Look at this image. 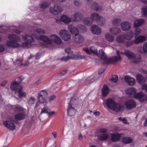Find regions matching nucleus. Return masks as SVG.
Here are the masks:
<instances>
[{
    "label": "nucleus",
    "instance_id": "nucleus-1",
    "mask_svg": "<svg viewBox=\"0 0 147 147\" xmlns=\"http://www.w3.org/2000/svg\"><path fill=\"white\" fill-rule=\"evenodd\" d=\"M22 38L24 41H26L22 43V46L23 48H29L32 46V43L34 41V38H35L38 40H40L43 42L45 44L51 45L52 42L57 44H59L62 42L60 38L55 34H52L50 36L49 39L46 36L42 35L40 36H37L34 33L25 34L22 35Z\"/></svg>",
    "mask_w": 147,
    "mask_h": 147
},
{
    "label": "nucleus",
    "instance_id": "nucleus-2",
    "mask_svg": "<svg viewBox=\"0 0 147 147\" xmlns=\"http://www.w3.org/2000/svg\"><path fill=\"white\" fill-rule=\"evenodd\" d=\"M137 90L134 87L127 88L125 91L126 93L131 97L138 100L140 102H144L147 100V94H144L142 92L136 93Z\"/></svg>",
    "mask_w": 147,
    "mask_h": 147
},
{
    "label": "nucleus",
    "instance_id": "nucleus-3",
    "mask_svg": "<svg viewBox=\"0 0 147 147\" xmlns=\"http://www.w3.org/2000/svg\"><path fill=\"white\" fill-rule=\"evenodd\" d=\"M117 56L113 57L111 58H108L102 49L99 51L98 55L101 59L104 61V63H114L121 60V57L119 56V52L118 51L116 52Z\"/></svg>",
    "mask_w": 147,
    "mask_h": 147
},
{
    "label": "nucleus",
    "instance_id": "nucleus-4",
    "mask_svg": "<svg viewBox=\"0 0 147 147\" xmlns=\"http://www.w3.org/2000/svg\"><path fill=\"white\" fill-rule=\"evenodd\" d=\"M93 21H96L99 25H102L105 23V20L101 18L96 13H94L91 15V18L90 17L86 18L83 20L84 24L89 26L91 25Z\"/></svg>",
    "mask_w": 147,
    "mask_h": 147
},
{
    "label": "nucleus",
    "instance_id": "nucleus-5",
    "mask_svg": "<svg viewBox=\"0 0 147 147\" xmlns=\"http://www.w3.org/2000/svg\"><path fill=\"white\" fill-rule=\"evenodd\" d=\"M9 40L6 41L5 46L13 48L19 47L20 45L18 43L21 40L20 38L17 35L10 34L8 36Z\"/></svg>",
    "mask_w": 147,
    "mask_h": 147
},
{
    "label": "nucleus",
    "instance_id": "nucleus-6",
    "mask_svg": "<svg viewBox=\"0 0 147 147\" xmlns=\"http://www.w3.org/2000/svg\"><path fill=\"white\" fill-rule=\"evenodd\" d=\"M68 30L73 36V39L77 43L82 42L84 40V37L79 34V31L78 29L71 24L68 26Z\"/></svg>",
    "mask_w": 147,
    "mask_h": 147
},
{
    "label": "nucleus",
    "instance_id": "nucleus-7",
    "mask_svg": "<svg viewBox=\"0 0 147 147\" xmlns=\"http://www.w3.org/2000/svg\"><path fill=\"white\" fill-rule=\"evenodd\" d=\"M106 104L108 108L115 112L122 111L123 107L120 104L116 103L113 100L109 98L107 100Z\"/></svg>",
    "mask_w": 147,
    "mask_h": 147
},
{
    "label": "nucleus",
    "instance_id": "nucleus-8",
    "mask_svg": "<svg viewBox=\"0 0 147 147\" xmlns=\"http://www.w3.org/2000/svg\"><path fill=\"white\" fill-rule=\"evenodd\" d=\"M142 71L144 73L147 74V71L145 70H142ZM136 78L138 83L140 84H143L146 81L147 82V76H146L145 79L144 78L141 74H138L136 76ZM142 90H144L146 92H147V84L143 85L142 87Z\"/></svg>",
    "mask_w": 147,
    "mask_h": 147
},
{
    "label": "nucleus",
    "instance_id": "nucleus-9",
    "mask_svg": "<svg viewBox=\"0 0 147 147\" xmlns=\"http://www.w3.org/2000/svg\"><path fill=\"white\" fill-rule=\"evenodd\" d=\"M124 53L129 59L134 63H138L141 61V57L139 55H135L133 53L128 51H126Z\"/></svg>",
    "mask_w": 147,
    "mask_h": 147
},
{
    "label": "nucleus",
    "instance_id": "nucleus-10",
    "mask_svg": "<svg viewBox=\"0 0 147 147\" xmlns=\"http://www.w3.org/2000/svg\"><path fill=\"white\" fill-rule=\"evenodd\" d=\"M146 39V35H140L135 38L134 40L128 42L126 43V45L127 47H129L133 43L138 44L145 41Z\"/></svg>",
    "mask_w": 147,
    "mask_h": 147
},
{
    "label": "nucleus",
    "instance_id": "nucleus-11",
    "mask_svg": "<svg viewBox=\"0 0 147 147\" xmlns=\"http://www.w3.org/2000/svg\"><path fill=\"white\" fill-rule=\"evenodd\" d=\"M48 94L45 90H42L39 92L38 93V99L39 102L41 103H46L47 102L46 97H47Z\"/></svg>",
    "mask_w": 147,
    "mask_h": 147
},
{
    "label": "nucleus",
    "instance_id": "nucleus-12",
    "mask_svg": "<svg viewBox=\"0 0 147 147\" xmlns=\"http://www.w3.org/2000/svg\"><path fill=\"white\" fill-rule=\"evenodd\" d=\"M59 34L63 40L65 41L69 40L71 38V35L66 30L63 29L60 30L59 32Z\"/></svg>",
    "mask_w": 147,
    "mask_h": 147
},
{
    "label": "nucleus",
    "instance_id": "nucleus-13",
    "mask_svg": "<svg viewBox=\"0 0 147 147\" xmlns=\"http://www.w3.org/2000/svg\"><path fill=\"white\" fill-rule=\"evenodd\" d=\"M86 58V56L85 55H70L69 54L67 56L64 57L61 59L62 61H67L68 60L70 59H84Z\"/></svg>",
    "mask_w": 147,
    "mask_h": 147
},
{
    "label": "nucleus",
    "instance_id": "nucleus-14",
    "mask_svg": "<svg viewBox=\"0 0 147 147\" xmlns=\"http://www.w3.org/2000/svg\"><path fill=\"white\" fill-rule=\"evenodd\" d=\"M125 105L128 109H130L134 108L136 106V102L132 99L128 100L125 103Z\"/></svg>",
    "mask_w": 147,
    "mask_h": 147
},
{
    "label": "nucleus",
    "instance_id": "nucleus-15",
    "mask_svg": "<svg viewBox=\"0 0 147 147\" xmlns=\"http://www.w3.org/2000/svg\"><path fill=\"white\" fill-rule=\"evenodd\" d=\"M62 11L61 7L57 5H55L53 7H51L50 9V11L52 14L57 15L61 13Z\"/></svg>",
    "mask_w": 147,
    "mask_h": 147
},
{
    "label": "nucleus",
    "instance_id": "nucleus-16",
    "mask_svg": "<svg viewBox=\"0 0 147 147\" xmlns=\"http://www.w3.org/2000/svg\"><path fill=\"white\" fill-rule=\"evenodd\" d=\"M25 117V115L24 113H20L16 114L14 117H11L9 119L12 121H15L16 120H19L24 119Z\"/></svg>",
    "mask_w": 147,
    "mask_h": 147
},
{
    "label": "nucleus",
    "instance_id": "nucleus-17",
    "mask_svg": "<svg viewBox=\"0 0 147 147\" xmlns=\"http://www.w3.org/2000/svg\"><path fill=\"white\" fill-rule=\"evenodd\" d=\"M10 117L8 119V120L4 121L3 122L4 125L8 129L11 130H13L15 128L14 124L12 122V121L9 119Z\"/></svg>",
    "mask_w": 147,
    "mask_h": 147
},
{
    "label": "nucleus",
    "instance_id": "nucleus-18",
    "mask_svg": "<svg viewBox=\"0 0 147 147\" xmlns=\"http://www.w3.org/2000/svg\"><path fill=\"white\" fill-rule=\"evenodd\" d=\"M131 27V24L127 22H122L121 24V29L122 30L124 31L129 30L130 29Z\"/></svg>",
    "mask_w": 147,
    "mask_h": 147
},
{
    "label": "nucleus",
    "instance_id": "nucleus-19",
    "mask_svg": "<svg viewBox=\"0 0 147 147\" xmlns=\"http://www.w3.org/2000/svg\"><path fill=\"white\" fill-rule=\"evenodd\" d=\"M90 30L92 32L96 35H99L101 33V30L100 28L98 26L94 25L90 28Z\"/></svg>",
    "mask_w": 147,
    "mask_h": 147
},
{
    "label": "nucleus",
    "instance_id": "nucleus-20",
    "mask_svg": "<svg viewBox=\"0 0 147 147\" xmlns=\"http://www.w3.org/2000/svg\"><path fill=\"white\" fill-rule=\"evenodd\" d=\"M124 79L127 84L130 86L134 85L135 84V80L134 78L129 76H125Z\"/></svg>",
    "mask_w": 147,
    "mask_h": 147
},
{
    "label": "nucleus",
    "instance_id": "nucleus-21",
    "mask_svg": "<svg viewBox=\"0 0 147 147\" xmlns=\"http://www.w3.org/2000/svg\"><path fill=\"white\" fill-rule=\"evenodd\" d=\"M21 86L18 83H16V82H13L11 85L10 88L12 90L15 91L16 93V91L21 88Z\"/></svg>",
    "mask_w": 147,
    "mask_h": 147
},
{
    "label": "nucleus",
    "instance_id": "nucleus-22",
    "mask_svg": "<svg viewBox=\"0 0 147 147\" xmlns=\"http://www.w3.org/2000/svg\"><path fill=\"white\" fill-rule=\"evenodd\" d=\"M70 103H69V106L67 108V114L70 116L74 115L76 113V110L71 105V100L70 101Z\"/></svg>",
    "mask_w": 147,
    "mask_h": 147
},
{
    "label": "nucleus",
    "instance_id": "nucleus-23",
    "mask_svg": "<svg viewBox=\"0 0 147 147\" xmlns=\"http://www.w3.org/2000/svg\"><path fill=\"white\" fill-rule=\"evenodd\" d=\"M111 140L113 142L119 141L121 137V134L117 133L111 134Z\"/></svg>",
    "mask_w": 147,
    "mask_h": 147
},
{
    "label": "nucleus",
    "instance_id": "nucleus-24",
    "mask_svg": "<svg viewBox=\"0 0 147 147\" xmlns=\"http://www.w3.org/2000/svg\"><path fill=\"white\" fill-rule=\"evenodd\" d=\"M144 20L142 19H139L135 20L133 25L134 27L137 28L141 26L144 23Z\"/></svg>",
    "mask_w": 147,
    "mask_h": 147
},
{
    "label": "nucleus",
    "instance_id": "nucleus-25",
    "mask_svg": "<svg viewBox=\"0 0 147 147\" xmlns=\"http://www.w3.org/2000/svg\"><path fill=\"white\" fill-rule=\"evenodd\" d=\"M61 21L65 24H69L71 21L70 18L66 15H63L61 18Z\"/></svg>",
    "mask_w": 147,
    "mask_h": 147
},
{
    "label": "nucleus",
    "instance_id": "nucleus-26",
    "mask_svg": "<svg viewBox=\"0 0 147 147\" xmlns=\"http://www.w3.org/2000/svg\"><path fill=\"white\" fill-rule=\"evenodd\" d=\"M125 39L130 40L134 37V32L133 30H131L127 32L126 34L123 35Z\"/></svg>",
    "mask_w": 147,
    "mask_h": 147
},
{
    "label": "nucleus",
    "instance_id": "nucleus-27",
    "mask_svg": "<svg viewBox=\"0 0 147 147\" xmlns=\"http://www.w3.org/2000/svg\"><path fill=\"white\" fill-rule=\"evenodd\" d=\"M105 38L106 40L109 42H112L114 39V37L109 32L105 34Z\"/></svg>",
    "mask_w": 147,
    "mask_h": 147
},
{
    "label": "nucleus",
    "instance_id": "nucleus-28",
    "mask_svg": "<svg viewBox=\"0 0 147 147\" xmlns=\"http://www.w3.org/2000/svg\"><path fill=\"white\" fill-rule=\"evenodd\" d=\"M16 92H18V97L20 98H24L26 96V93L22 90V87L20 88Z\"/></svg>",
    "mask_w": 147,
    "mask_h": 147
},
{
    "label": "nucleus",
    "instance_id": "nucleus-29",
    "mask_svg": "<svg viewBox=\"0 0 147 147\" xmlns=\"http://www.w3.org/2000/svg\"><path fill=\"white\" fill-rule=\"evenodd\" d=\"M110 31L114 35H117L121 32V30L117 28H112L110 30Z\"/></svg>",
    "mask_w": 147,
    "mask_h": 147
},
{
    "label": "nucleus",
    "instance_id": "nucleus-30",
    "mask_svg": "<svg viewBox=\"0 0 147 147\" xmlns=\"http://www.w3.org/2000/svg\"><path fill=\"white\" fill-rule=\"evenodd\" d=\"M109 89L108 87L105 85L103 86L102 89V93L103 96H105L109 93Z\"/></svg>",
    "mask_w": 147,
    "mask_h": 147
},
{
    "label": "nucleus",
    "instance_id": "nucleus-31",
    "mask_svg": "<svg viewBox=\"0 0 147 147\" xmlns=\"http://www.w3.org/2000/svg\"><path fill=\"white\" fill-rule=\"evenodd\" d=\"M125 38L123 35H120L117 36L116 38V41L118 43H123Z\"/></svg>",
    "mask_w": 147,
    "mask_h": 147
},
{
    "label": "nucleus",
    "instance_id": "nucleus-32",
    "mask_svg": "<svg viewBox=\"0 0 147 147\" xmlns=\"http://www.w3.org/2000/svg\"><path fill=\"white\" fill-rule=\"evenodd\" d=\"M132 140L131 138L128 137H125L122 139V142L125 144H128L131 143Z\"/></svg>",
    "mask_w": 147,
    "mask_h": 147
},
{
    "label": "nucleus",
    "instance_id": "nucleus-33",
    "mask_svg": "<svg viewBox=\"0 0 147 147\" xmlns=\"http://www.w3.org/2000/svg\"><path fill=\"white\" fill-rule=\"evenodd\" d=\"M108 137V135L106 134H101L98 135V138L100 140H104L107 139Z\"/></svg>",
    "mask_w": 147,
    "mask_h": 147
},
{
    "label": "nucleus",
    "instance_id": "nucleus-34",
    "mask_svg": "<svg viewBox=\"0 0 147 147\" xmlns=\"http://www.w3.org/2000/svg\"><path fill=\"white\" fill-rule=\"evenodd\" d=\"M74 17L73 21H76L80 20L82 17V15L81 13H76L74 15Z\"/></svg>",
    "mask_w": 147,
    "mask_h": 147
},
{
    "label": "nucleus",
    "instance_id": "nucleus-35",
    "mask_svg": "<svg viewBox=\"0 0 147 147\" xmlns=\"http://www.w3.org/2000/svg\"><path fill=\"white\" fill-rule=\"evenodd\" d=\"M141 13L144 16H147V6H145L142 9Z\"/></svg>",
    "mask_w": 147,
    "mask_h": 147
},
{
    "label": "nucleus",
    "instance_id": "nucleus-36",
    "mask_svg": "<svg viewBox=\"0 0 147 147\" xmlns=\"http://www.w3.org/2000/svg\"><path fill=\"white\" fill-rule=\"evenodd\" d=\"M35 100V98L33 96H31L29 100L28 103L30 105H32L34 104Z\"/></svg>",
    "mask_w": 147,
    "mask_h": 147
},
{
    "label": "nucleus",
    "instance_id": "nucleus-37",
    "mask_svg": "<svg viewBox=\"0 0 147 147\" xmlns=\"http://www.w3.org/2000/svg\"><path fill=\"white\" fill-rule=\"evenodd\" d=\"M143 51H139V52L141 53L147 52V42H145L144 44L143 47Z\"/></svg>",
    "mask_w": 147,
    "mask_h": 147
},
{
    "label": "nucleus",
    "instance_id": "nucleus-38",
    "mask_svg": "<svg viewBox=\"0 0 147 147\" xmlns=\"http://www.w3.org/2000/svg\"><path fill=\"white\" fill-rule=\"evenodd\" d=\"M118 119L122 121L123 123L125 124H129V123L128 122L127 120L125 118H122L121 117H119Z\"/></svg>",
    "mask_w": 147,
    "mask_h": 147
},
{
    "label": "nucleus",
    "instance_id": "nucleus-39",
    "mask_svg": "<svg viewBox=\"0 0 147 147\" xmlns=\"http://www.w3.org/2000/svg\"><path fill=\"white\" fill-rule=\"evenodd\" d=\"M50 110L47 107H45L44 108L42 109L40 114H42L43 113H48Z\"/></svg>",
    "mask_w": 147,
    "mask_h": 147
},
{
    "label": "nucleus",
    "instance_id": "nucleus-40",
    "mask_svg": "<svg viewBox=\"0 0 147 147\" xmlns=\"http://www.w3.org/2000/svg\"><path fill=\"white\" fill-rule=\"evenodd\" d=\"M10 31L11 32H15L16 33L19 34L21 33V31L19 30L15 29L14 28L11 27L10 28Z\"/></svg>",
    "mask_w": 147,
    "mask_h": 147
},
{
    "label": "nucleus",
    "instance_id": "nucleus-41",
    "mask_svg": "<svg viewBox=\"0 0 147 147\" xmlns=\"http://www.w3.org/2000/svg\"><path fill=\"white\" fill-rule=\"evenodd\" d=\"M118 80V77L117 76L115 75H113L111 79L110 80L111 81L113 82H116Z\"/></svg>",
    "mask_w": 147,
    "mask_h": 147
},
{
    "label": "nucleus",
    "instance_id": "nucleus-42",
    "mask_svg": "<svg viewBox=\"0 0 147 147\" xmlns=\"http://www.w3.org/2000/svg\"><path fill=\"white\" fill-rule=\"evenodd\" d=\"M36 32L40 34H44L46 33V32L43 29L40 28H37L36 29Z\"/></svg>",
    "mask_w": 147,
    "mask_h": 147
},
{
    "label": "nucleus",
    "instance_id": "nucleus-43",
    "mask_svg": "<svg viewBox=\"0 0 147 147\" xmlns=\"http://www.w3.org/2000/svg\"><path fill=\"white\" fill-rule=\"evenodd\" d=\"M135 33L136 36L139 35L141 33V29L139 28H136L135 29Z\"/></svg>",
    "mask_w": 147,
    "mask_h": 147
},
{
    "label": "nucleus",
    "instance_id": "nucleus-44",
    "mask_svg": "<svg viewBox=\"0 0 147 147\" xmlns=\"http://www.w3.org/2000/svg\"><path fill=\"white\" fill-rule=\"evenodd\" d=\"M90 50L91 52L94 54H97V50L96 49L93 47H91L90 48Z\"/></svg>",
    "mask_w": 147,
    "mask_h": 147
},
{
    "label": "nucleus",
    "instance_id": "nucleus-45",
    "mask_svg": "<svg viewBox=\"0 0 147 147\" xmlns=\"http://www.w3.org/2000/svg\"><path fill=\"white\" fill-rule=\"evenodd\" d=\"M65 51L67 53H69L70 55H75L73 52L70 51V49L69 48H68L65 49Z\"/></svg>",
    "mask_w": 147,
    "mask_h": 147
},
{
    "label": "nucleus",
    "instance_id": "nucleus-46",
    "mask_svg": "<svg viewBox=\"0 0 147 147\" xmlns=\"http://www.w3.org/2000/svg\"><path fill=\"white\" fill-rule=\"evenodd\" d=\"M56 114V113L54 111H49L48 113V115L49 117H50L55 115Z\"/></svg>",
    "mask_w": 147,
    "mask_h": 147
},
{
    "label": "nucleus",
    "instance_id": "nucleus-47",
    "mask_svg": "<svg viewBox=\"0 0 147 147\" xmlns=\"http://www.w3.org/2000/svg\"><path fill=\"white\" fill-rule=\"evenodd\" d=\"M92 6L93 8H94V9L96 11H98L99 9H98V5L97 3H93L92 5Z\"/></svg>",
    "mask_w": 147,
    "mask_h": 147
},
{
    "label": "nucleus",
    "instance_id": "nucleus-48",
    "mask_svg": "<svg viewBox=\"0 0 147 147\" xmlns=\"http://www.w3.org/2000/svg\"><path fill=\"white\" fill-rule=\"evenodd\" d=\"M13 108H14L15 110L16 111H20L21 110V107L18 105H17L13 107Z\"/></svg>",
    "mask_w": 147,
    "mask_h": 147
},
{
    "label": "nucleus",
    "instance_id": "nucleus-49",
    "mask_svg": "<svg viewBox=\"0 0 147 147\" xmlns=\"http://www.w3.org/2000/svg\"><path fill=\"white\" fill-rule=\"evenodd\" d=\"M56 98V96L55 95L53 94L50 96L49 98V100L51 102L55 100Z\"/></svg>",
    "mask_w": 147,
    "mask_h": 147
},
{
    "label": "nucleus",
    "instance_id": "nucleus-50",
    "mask_svg": "<svg viewBox=\"0 0 147 147\" xmlns=\"http://www.w3.org/2000/svg\"><path fill=\"white\" fill-rule=\"evenodd\" d=\"M120 20L119 19H115L113 20L112 24L113 25L117 24L120 22Z\"/></svg>",
    "mask_w": 147,
    "mask_h": 147
},
{
    "label": "nucleus",
    "instance_id": "nucleus-51",
    "mask_svg": "<svg viewBox=\"0 0 147 147\" xmlns=\"http://www.w3.org/2000/svg\"><path fill=\"white\" fill-rule=\"evenodd\" d=\"M49 5V4L47 3H44L41 5L40 7L42 8H45L47 7Z\"/></svg>",
    "mask_w": 147,
    "mask_h": 147
},
{
    "label": "nucleus",
    "instance_id": "nucleus-52",
    "mask_svg": "<svg viewBox=\"0 0 147 147\" xmlns=\"http://www.w3.org/2000/svg\"><path fill=\"white\" fill-rule=\"evenodd\" d=\"M107 129L104 128H101L99 129V131L100 133H104L107 132Z\"/></svg>",
    "mask_w": 147,
    "mask_h": 147
},
{
    "label": "nucleus",
    "instance_id": "nucleus-53",
    "mask_svg": "<svg viewBox=\"0 0 147 147\" xmlns=\"http://www.w3.org/2000/svg\"><path fill=\"white\" fill-rule=\"evenodd\" d=\"M83 50L86 52L88 54H90V52L89 49L86 47L84 48H83Z\"/></svg>",
    "mask_w": 147,
    "mask_h": 147
},
{
    "label": "nucleus",
    "instance_id": "nucleus-54",
    "mask_svg": "<svg viewBox=\"0 0 147 147\" xmlns=\"http://www.w3.org/2000/svg\"><path fill=\"white\" fill-rule=\"evenodd\" d=\"M1 39L0 37V41H1ZM5 47L1 45H0V52H3L5 50Z\"/></svg>",
    "mask_w": 147,
    "mask_h": 147
},
{
    "label": "nucleus",
    "instance_id": "nucleus-55",
    "mask_svg": "<svg viewBox=\"0 0 147 147\" xmlns=\"http://www.w3.org/2000/svg\"><path fill=\"white\" fill-rule=\"evenodd\" d=\"M21 80L20 78H16L15 80V81L16 83H18L19 84H20V83L21 82Z\"/></svg>",
    "mask_w": 147,
    "mask_h": 147
},
{
    "label": "nucleus",
    "instance_id": "nucleus-56",
    "mask_svg": "<svg viewBox=\"0 0 147 147\" xmlns=\"http://www.w3.org/2000/svg\"><path fill=\"white\" fill-rule=\"evenodd\" d=\"M83 138V136L81 133H80L78 135V139L80 140H81Z\"/></svg>",
    "mask_w": 147,
    "mask_h": 147
},
{
    "label": "nucleus",
    "instance_id": "nucleus-57",
    "mask_svg": "<svg viewBox=\"0 0 147 147\" xmlns=\"http://www.w3.org/2000/svg\"><path fill=\"white\" fill-rule=\"evenodd\" d=\"M94 115L95 116H98L100 114V113L98 111H95L93 113Z\"/></svg>",
    "mask_w": 147,
    "mask_h": 147
},
{
    "label": "nucleus",
    "instance_id": "nucleus-58",
    "mask_svg": "<svg viewBox=\"0 0 147 147\" xmlns=\"http://www.w3.org/2000/svg\"><path fill=\"white\" fill-rule=\"evenodd\" d=\"M40 56V54L39 53H37L35 57L36 58V59H39V57Z\"/></svg>",
    "mask_w": 147,
    "mask_h": 147
},
{
    "label": "nucleus",
    "instance_id": "nucleus-59",
    "mask_svg": "<svg viewBox=\"0 0 147 147\" xmlns=\"http://www.w3.org/2000/svg\"><path fill=\"white\" fill-rule=\"evenodd\" d=\"M7 82L6 81H4L3 82H2L1 84V85L2 86H4L5 85V84H6Z\"/></svg>",
    "mask_w": 147,
    "mask_h": 147
},
{
    "label": "nucleus",
    "instance_id": "nucleus-60",
    "mask_svg": "<svg viewBox=\"0 0 147 147\" xmlns=\"http://www.w3.org/2000/svg\"><path fill=\"white\" fill-rule=\"evenodd\" d=\"M143 3H147V0H140Z\"/></svg>",
    "mask_w": 147,
    "mask_h": 147
},
{
    "label": "nucleus",
    "instance_id": "nucleus-61",
    "mask_svg": "<svg viewBox=\"0 0 147 147\" xmlns=\"http://www.w3.org/2000/svg\"><path fill=\"white\" fill-rule=\"evenodd\" d=\"M144 125L145 126H147V118L145 120V122L144 124Z\"/></svg>",
    "mask_w": 147,
    "mask_h": 147
},
{
    "label": "nucleus",
    "instance_id": "nucleus-62",
    "mask_svg": "<svg viewBox=\"0 0 147 147\" xmlns=\"http://www.w3.org/2000/svg\"><path fill=\"white\" fill-rule=\"evenodd\" d=\"M66 73V71H63V72H62L61 74V76L62 75H64L65 73Z\"/></svg>",
    "mask_w": 147,
    "mask_h": 147
},
{
    "label": "nucleus",
    "instance_id": "nucleus-63",
    "mask_svg": "<svg viewBox=\"0 0 147 147\" xmlns=\"http://www.w3.org/2000/svg\"><path fill=\"white\" fill-rule=\"evenodd\" d=\"M52 134L53 135L54 138H56L57 135V134L56 132H54L52 133Z\"/></svg>",
    "mask_w": 147,
    "mask_h": 147
},
{
    "label": "nucleus",
    "instance_id": "nucleus-64",
    "mask_svg": "<svg viewBox=\"0 0 147 147\" xmlns=\"http://www.w3.org/2000/svg\"><path fill=\"white\" fill-rule=\"evenodd\" d=\"M143 134L145 137H147V132H144L143 133Z\"/></svg>",
    "mask_w": 147,
    "mask_h": 147
}]
</instances>
